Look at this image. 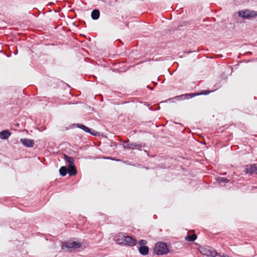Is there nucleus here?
<instances>
[{"mask_svg": "<svg viewBox=\"0 0 257 257\" xmlns=\"http://www.w3.org/2000/svg\"><path fill=\"white\" fill-rule=\"evenodd\" d=\"M197 235L194 233V230H193L189 231L185 238L188 241H193L197 238Z\"/></svg>", "mask_w": 257, "mask_h": 257, "instance_id": "obj_10", "label": "nucleus"}, {"mask_svg": "<svg viewBox=\"0 0 257 257\" xmlns=\"http://www.w3.org/2000/svg\"><path fill=\"white\" fill-rule=\"evenodd\" d=\"M121 237V238H117L116 241L119 244L122 243L128 246H135L137 242V240L130 236H123L122 233H119L117 237Z\"/></svg>", "mask_w": 257, "mask_h": 257, "instance_id": "obj_1", "label": "nucleus"}, {"mask_svg": "<svg viewBox=\"0 0 257 257\" xmlns=\"http://www.w3.org/2000/svg\"><path fill=\"white\" fill-rule=\"evenodd\" d=\"M91 18L93 20H97L100 16L99 11L98 10H94L91 12Z\"/></svg>", "mask_w": 257, "mask_h": 257, "instance_id": "obj_15", "label": "nucleus"}, {"mask_svg": "<svg viewBox=\"0 0 257 257\" xmlns=\"http://www.w3.org/2000/svg\"><path fill=\"white\" fill-rule=\"evenodd\" d=\"M67 169L68 173L70 176H74L76 174L77 171L74 165H69Z\"/></svg>", "mask_w": 257, "mask_h": 257, "instance_id": "obj_12", "label": "nucleus"}, {"mask_svg": "<svg viewBox=\"0 0 257 257\" xmlns=\"http://www.w3.org/2000/svg\"><path fill=\"white\" fill-rule=\"evenodd\" d=\"M139 243L141 246H145V245L147 243V241L142 239L139 241Z\"/></svg>", "mask_w": 257, "mask_h": 257, "instance_id": "obj_19", "label": "nucleus"}, {"mask_svg": "<svg viewBox=\"0 0 257 257\" xmlns=\"http://www.w3.org/2000/svg\"><path fill=\"white\" fill-rule=\"evenodd\" d=\"M139 250L142 255H146L149 253V247L147 246H141Z\"/></svg>", "mask_w": 257, "mask_h": 257, "instance_id": "obj_14", "label": "nucleus"}, {"mask_svg": "<svg viewBox=\"0 0 257 257\" xmlns=\"http://www.w3.org/2000/svg\"><path fill=\"white\" fill-rule=\"evenodd\" d=\"M20 141L25 146L27 147H33L34 145V142L33 140L24 138L21 139Z\"/></svg>", "mask_w": 257, "mask_h": 257, "instance_id": "obj_9", "label": "nucleus"}, {"mask_svg": "<svg viewBox=\"0 0 257 257\" xmlns=\"http://www.w3.org/2000/svg\"><path fill=\"white\" fill-rule=\"evenodd\" d=\"M238 16L243 19H250L257 16V12L250 10H244L238 12Z\"/></svg>", "mask_w": 257, "mask_h": 257, "instance_id": "obj_3", "label": "nucleus"}, {"mask_svg": "<svg viewBox=\"0 0 257 257\" xmlns=\"http://www.w3.org/2000/svg\"><path fill=\"white\" fill-rule=\"evenodd\" d=\"M64 159H65V160L69 164V165H74V159L71 157H69V156H68L66 155H64Z\"/></svg>", "mask_w": 257, "mask_h": 257, "instance_id": "obj_16", "label": "nucleus"}, {"mask_svg": "<svg viewBox=\"0 0 257 257\" xmlns=\"http://www.w3.org/2000/svg\"><path fill=\"white\" fill-rule=\"evenodd\" d=\"M142 146L141 144H137V143H128L126 145L124 146V147L130 149H138L141 150Z\"/></svg>", "mask_w": 257, "mask_h": 257, "instance_id": "obj_11", "label": "nucleus"}, {"mask_svg": "<svg viewBox=\"0 0 257 257\" xmlns=\"http://www.w3.org/2000/svg\"><path fill=\"white\" fill-rule=\"evenodd\" d=\"M220 257H229L228 255H221Z\"/></svg>", "mask_w": 257, "mask_h": 257, "instance_id": "obj_20", "label": "nucleus"}, {"mask_svg": "<svg viewBox=\"0 0 257 257\" xmlns=\"http://www.w3.org/2000/svg\"><path fill=\"white\" fill-rule=\"evenodd\" d=\"M76 126L77 127L83 130L85 132L88 133L92 135L96 136L97 134V133L95 131L89 128L83 124L77 123Z\"/></svg>", "mask_w": 257, "mask_h": 257, "instance_id": "obj_8", "label": "nucleus"}, {"mask_svg": "<svg viewBox=\"0 0 257 257\" xmlns=\"http://www.w3.org/2000/svg\"><path fill=\"white\" fill-rule=\"evenodd\" d=\"M218 181L219 182H223V183H227L229 182V180H228L226 178H223V177H218Z\"/></svg>", "mask_w": 257, "mask_h": 257, "instance_id": "obj_18", "label": "nucleus"}, {"mask_svg": "<svg viewBox=\"0 0 257 257\" xmlns=\"http://www.w3.org/2000/svg\"><path fill=\"white\" fill-rule=\"evenodd\" d=\"M245 172L246 174H252L254 173L257 174V164L248 165L245 169Z\"/></svg>", "mask_w": 257, "mask_h": 257, "instance_id": "obj_6", "label": "nucleus"}, {"mask_svg": "<svg viewBox=\"0 0 257 257\" xmlns=\"http://www.w3.org/2000/svg\"><path fill=\"white\" fill-rule=\"evenodd\" d=\"M201 252L204 255L206 256H211L212 257H215L217 255V252L215 250L211 249L204 248L202 249Z\"/></svg>", "mask_w": 257, "mask_h": 257, "instance_id": "obj_7", "label": "nucleus"}, {"mask_svg": "<svg viewBox=\"0 0 257 257\" xmlns=\"http://www.w3.org/2000/svg\"><path fill=\"white\" fill-rule=\"evenodd\" d=\"M210 91H207V90H204L200 93H189V94H182L179 96H177L175 97V98H180L181 100H184V99H188L189 98H192L194 96L200 95H207L209 94Z\"/></svg>", "mask_w": 257, "mask_h": 257, "instance_id": "obj_4", "label": "nucleus"}, {"mask_svg": "<svg viewBox=\"0 0 257 257\" xmlns=\"http://www.w3.org/2000/svg\"><path fill=\"white\" fill-rule=\"evenodd\" d=\"M81 246L82 244L81 243L71 240L63 242L62 243V249H76L81 247Z\"/></svg>", "mask_w": 257, "mask_h": 257, "instance_id": "obj_5", "label": "nucleus"}, {"mask_svg": "<svg viewBox=\"0 0 257 257\" xmlns=\"http://www.w3.org/2000/svg\"><path fill=\"white\" fill-rule=\"evenodd\" d=\"M154 251L158 255H163L168 253L169 250L166 243L159 242L155 244Z\"/></svg>", "mask_w": 257, "mask_h": 257, "instance_id": "obj_2", "label": "nucleus"}, {"mask_svg": "<svg viewBox=\"0 0 257 257\" xmlns=\"http://www.w3.org/2000/svg\"><path fill=\"white\" fill-rule=\"evenodd\" d=\"M11 133L8 130H4L0 133V137L2 139H7L10 136Z\"/></svg>", "mask_w": 257, "mask_h": 257, "instance_id": "obj_13", "label": "nucleus"}, {"mask_svg": "<svg viewBox=\"0 0 257 257\" xmlns=\"http://www.w3.org/2000/svg\"><path fill=\"white\" fill-rule=\"evenodd\" d=\"M59 172L61 176H65L68 173V169L64 166H62L59 169Z\"/></svg>", "mask_w": 257, "mask_h": 257, "instance_id": "obj_17", "label": "nucleus"}]
</instances>
